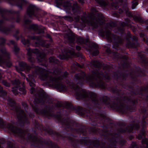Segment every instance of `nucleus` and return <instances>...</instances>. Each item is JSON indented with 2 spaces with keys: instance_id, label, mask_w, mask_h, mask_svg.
<instances>
[{
  "instance_id": "f257e3e1",
  "label": "nucleus",
  "mask_w": 148,
  "mask_h": 148,
  "mask_svg": "<svg viewBox=\"0 0 148 148\" xmlns=\"http://www.w3.org/2000/svg\"><path fill=\"white\" fill-rule=\"evenodd\" d=\"M73 88L75 92V97L77 99L84 100L88 104H90V102H91L94 105V109L97 112H95L92 110H88L89 113L86 114V116L92 121H98V125L106 130H104L91 128L90 130L92 132H97L101 135L104 136H106L108 134L107 129L111 127L113 124V121L106 115V112L105 110L106 107H107L110 110H115L122 114H127L129 112H135L138 104V98H136L133 99L131 96L129 97L126 96L125 92L119 89L116 84H114V86L109 87L110 90L118 97L116 100H119V97H120L123 101L126 100L129 102L130 105L122 103L120 102L117 103L114 101L111 103L110 102V99L106 95H103L101 97L99 98V99L101 102H100L97 99V95L95 92L92 91L87 92L84 89L80 90L79 87L78 86L74 85Z\"/></svg>"
},
{
  "instance_id": "f03ea898",
  "label": "nucleus",
  "mask_w": 148,
  "mask_h": 148,
  "mask_svg": "<svg viewBox=\"0 0 148 148\" xmlns=\"http://www.w3.org/2000/svg\"><path fill=\"white\" fill-rule=\"evenodd\" d=\"M90 64L93 67L97 69H94L91 71V75H89L87 77L84 72H82L83 77L81 74L77 73L74 75V78L78 81L77 84L82 87L84 85V82L89 84L90 87L93 88H99L102 90H106L107 88L108 84L101 78L99 75H103V73H100L99 71L101 69L102 64L99 61L92 60Z\"/></svg>"
},
{
  "instance_id": "7ed1b4c3",
  "label": "nucleus",
  "mask_w": 148,
  "mask_h": 148,
  "mask_svg": "<svg viewBox=\"0 0 148 148\" xmlns=\"http://www.w3.org/2000/svg\"><path fill=\"white\" fill-rule=\"evenodd\" d=\"M6 127L9 130L20 138L21 142L24 143L25 140L27 142L29 141L32 146L38 148H44V144L48 148H60L57 143L50 140L46 141L41 136L38 137L28 132H26L27 136L25 137L26 132L25 130L11 124H8Z\"/></svg>"
},
{
  "instance_id": "20e7f679",
  "label": "nucleus",
  "mask_w": 148,
  "mask_h": 148,
  "mask_svg": "<svg viewBox=\"0 0 148 148\" xmlns=\"http://www.w3.org/2000/svg\"><path fill=\"white\" fill-rule=\"evenodd\" d=\"M33 106V110L38 114L41 115L44 117L51 119L52 117L55 118L58 122L61 123L62 126L64 128L66 131L69 130L71 133L72 132H76L79 131V129H76L74 128L78 125V123L74 120L70 119L69 117L66 118H64L62 119V116L60 112H58L59 114H54L51 112L47 110L46 109H39L38 106Z\"/></svg>"
},
{
  "instance_id": "39448f33",
  "label": "nucleus",
  "mask_w": 148,
  "mask_h": 148,
  "mask_svg": "<svg viewBox=\"0 0 148 148\" xmlns=\"http://www.w3.org/2000/svg\"><path fill=\"white\" fill-rule=\"evenodd\" d=\"M46 71L44 68L39 66H36L34 73L39 75L41 80L46 81L48 84L51 83L53 86L60 92L67 90L66 86L62 82L63 78L65 79L67 77L68 75L67 71H65L62 74L56 78L52 76H49Z\"/></svg>"
},
{
  "instance_id": "423d86ee",
  "label": "nucleus",
  "mask_w": 148,
  "mask_h": 148,
  "mask_svg": "<svg viewBox=\"0 0 148 148\" xmlns=\"http://www.w3.org/2000/svg\"><path fill=\"white\" fill-rule=\"evenodd\" d=\"M8 92L4 90L3 87L0 85V97L3 99L6 100L8 102V104L12 108V110L19 113L17 115V119L18 120V124L21 127H24L25 125H29L30 122L28 118L25 116H24V119H23L24 111L23 110L16 106V103L14 99L8 96Z\"/></svg>"
},
{
  "instance_id": "0eeeda50",
  "label": "nucleus",
  "mask_w": 148,
  "mask_h": 148,
  "mask_svg": "<svg viewBox=\"0 0 148 148\" xmlns=\"http://www.w3.org/2000/svg\"><path fill=\"white\" fill-rule=\"evenodd\" d=\"M112 77H114L116 81L119 80L120 82L121 85L124 88H128L131 89L130 92H131L132 90L135 91L134 89V86L136 84V80L131 79L129 84L126 82L128 74L125 73L120 72L119 71H113L112 73Z\"/></svg>"
},
{
  "instance_id": "6e6552de",
  "label": "nucleus",
  "mask_w": 148,
  "mask_h": 148,
  "mask_svg": "<svg viewBox=\"0 0 148 148\" xmlns=\"http://www.w3.org/2000/svg\"><path fill=\"white\" fill-rule=\"evenodd\" d=\"M113 7L116 10H118V11H115L112 14L113 16L117 18L120 17L119 14H122L123 12L126 14V16L130 18L133 17L134 20L139 23H143L144 22L143 19L140 17L134 15L129 11V9L127 6H124L123 8H119V6L117 2L114 3L112 4Z\"/></svg>"
},
{
  "instance_id": "1a4fd4ad",
  "label": "nucleus",
  "mask_w": 148,
  "mask_h": 148,
  "mask_svg": "<svg viewBox=\"0 0 148 148\" xmlns=\"http://www.w3.org/2000/svg\"><path fill=\"white\" fill-rule=\"evenodd\" d=\"M55 3L57 7L60 8L61 6H62L66 10L67 13L71 15H72L71 11V8L74 14H78L79 13V7L77 4L72 6L70 2L68 1L63 2V0H55Z\"/></svg>"
},
{
  "instance_id": "9d476101",
  "label": "nucleus",
  "mask_w": 148,
  "mask_h": 148,
  "mask_svg": "<svg viewBox=\"0 0 148 148\" xmlns=\"http://www.w3.org/2000/svg\"><path fill=\"white\" fill-rule=\"evenodd\" d=\"M126 40L127 42L126 44V47L128 48L136 49L139 46L138 39L135 36H132L130 32H128L126 34Z\"/></svg>"
},
{
  "instance_id": "9b49d317",
  "label": "nucleus",
  "mask_w": 148,
  "mask_h": 148,
  "mask_svg": "<svg viewBox=\"0 0 148 148\" xmlns=\"http://www.w3.org/2000/svg\"><path fill=\"white\" fill-rule=\"evenodd\" d=\"M7 12L10 14H15L16 15V17H13V19L15 21L18 23L20 22V11L19 10H8L6 9L1 8H0V13L1 15L2 18L4 20L8 21V19L5 15V13Z\"/></svg>"
},
{
  "instance_id": "f8f14e48",
  "label": "nucleus",
  "mask_w": 148,
  "mask_h": 148,
  "mask_svg": "<svg viewBox=\"0 0 148 148\" xmlns=\"http://www.w3.org/2000/svg\"><path fill=\"white\" fill-rule=\"evenodd\" d=\"M49 63L54 66L53 68V72L56 75L60 76L62 73V70L58 66H60V61L54 56H50L49 58Z\"/></svg>"
},
{
  "instance_id": "ddd939ff",
  "label": "nucleus",
  "mask_w": 148,
  "mask_h": 148,
  "mask_svg": "<svg viewBox=\"0 0 148 148\" xmlns=\"http://www.w3.org/2000/svg\"><path fill=\"white\" fill-rule=\"evenodd\" d=\"M37 9V7L35 5L30 4L27 9V14L31 18H35L39 20H41L42 19V16L35 10Z\"/></svg>"
},
{
  "instance_id": "4468645a",
  "label": "nucleus",
  "mask_w": 148,
  "mask_h": 148,
  "mask_svg": "<svg viewBox=\"0 0 148 148\" xmlns=\"http://www.w3.org/2000/svg\"><path fill=\"white\" fill-rule=\"evenodd\" d=\"M130 127L123 128L121 127L119 129V132L123 134L126 133H131L133 132L134 130L136 131L138 130L140 128V125L139 123H134L130 124Z\"/></svg>"
},
{
  "instance_id": "2eb2a0df",
  "label": "nucleus",
  "mask_w": 148,
  "mask_h": 148,
  "mask_svg": "<svg viewBox=\"0 0 148 148\" xmlns=\"http://www.w3.org/2000/svg\"><path fill=\"white\" fill-rule=\"evenodd\" d=\"M139 89L138 88H137L136 91L132 90L131 93L133 95H138L140 96L144 97H145V100L148 102V88L145 86H141L139 91H137Z\"/></svg>"
},
{
  "instance_id": "dca6fc26",
  "label": "nucleus",
  "mask_w": 148,
  "mask_h": 148,
  "mask_svg": "<svg viewBox=\"0 0 148 148\" xmlns=\"http://www.w3.org/2000/svg\"><path fill=\"white\" fill-rule=\"evenodd\" d=\"M37 66H34V70L32 71V74H29L28 75V78H26V79L27 82H29V86L31 87L30 92L31 94H33L35 92V89L34 87L35 86V81L34 79V75H37L34 73V71L35 69V67ZM39 77V75H38Z\"/></svg>"
},
{
  "instance_id": "f3484780",
  "label": "nucleus",
  "mask_w": 148,
  "mask_h": 148,
  "mask_svg": "<svg viewBox=\"0 0 148 148\" xmlns=\"http://www.w3.org/2000/svg\"><path fill=\"white\" fill-rule=\"evenodd\" d=\"M11 5L17 7L21 10L26 5L28 2L26 0H5Z\"/></svg>"
},
{
  "instance_id": "a211bd4d",
  "label": "nucleus",
  "mask_w": 148,
  "mask_h": 148,
  "mask_svg": "<svg viewBox=\"0 0 148 148\" xmlns=\"http://www.w3.org/2000/svg\"><path fill=\"white\" fill-rule=\"evenodd\" d=\"M135 68L136 70V74L134 73V75L132 72L130 73L131 79L135 80L136 77H142L145 76V74L141 67L138 66H135Z\"/></svg>"
},
{
  "instance_id": "6ab92c4d",
  "label": "nucleus",
  "mask_w": 148,
  "mask_h": 148,
  "mask_svg": "<svg viewBox=\"0 0 148 148\" xmlns=\"http://www.w3.org/2000/svg\"><path fill=\"white\" fill-rule=\"evenodd\" d=\"M38 55V61L41 62V65L45 66L46 69H49L51 66H50L47 60L45 58L43 53H41L39 50V52L38 53H35Z\"/></svg>"
},
{
  "instance_id": "aec40b11",
  "label": "nucleus",
  "mask_w": 148,
  "mask_h": 148,
  "mask_svg": "<svg viewBox=\"0 0 148 148\" xmlns=\"http://www.w3.org/2000/svg\"><path fill=\"white\" fill-rule=\"evenodd\" d=\"M27 55L28 56L27 59L31 63L35 62L34 58L32 56V53H38L39 52V50L37 48L32 49L30 48L27 49Z\"/></svg>"
},
{
  "instance_id": "412c9836",
  "label": "nucleus",
  "mask_w": 148,
  "mask_h": 148,
  "mask_svg": "<svg viewBox=\"0 0 148 148\" xmlns=\"http://www.w3.org/2000/svg\"><path fill=\"white\" fill-rule=\"evenodd\" d=\"M12 84L18 87V90L21 92L22 94L25 95L26 93V91L24 84L21 85V82L18 79H15L12 82Z\"/></svg>"
},
{
  "instance_id": "4be33fe9",
  "label": "nucleus",
  "mask_w": 148,
  "mask_h": 148,
  "mask_svg": "<svg viewBox=\"0 0 148 148\" xmlns=\"http://www.w3.org/2000/svg\"><path fill=\"white\" fill-rule=\"evenodd\" d=\"M28 28L29 29L32 30L35 33L38 34H43L45 33L44 29L42 28L38 24H33L30 25Z\"/></svg>"
},
{
  "instance_id": "5701e85b",
  "label": "nucleus",
  "mask_w": 148,
  "mask_h": 148,
  "mask_svg": "<svg viewBox=\"0 0 148 148\" xmlns=\"http://www.w3.org/2000/svg\"><path fill=\"white\" fill-rule=\"evenodd\" d=\"M138 58L144 67L146 69H148V59L145 57V55L143 53L139 52Z\"/></svg>"
},
{
  "instance_id": "b1692460",
  "label": "nucleus",
  "mask_w": 148,
  "mask_h": 148,
  "mask_svg": "<svg viewBox=\"0 0 148 148\" xmlns=\"http://www.w3.org/2000/svg\"><path fill=\"white\" fill-rule=\"evenodd\" d=\"M106 39L110 42H112V40L115 41H117L120 39L119 36L114 34H112L111 31L108 30L106 31Z\"/></svg>"
},
{
  "instance_id": "393cba45",
  "label": "nucleus",
  "mask_w": 148,
  "mask_h": 148,
  "mask_svg": "<svg viewBox=\"0 0 148 148\" xmlns=\"http://www.w3.org/2000/svg\"><path fill=\"white\" fill-rule=\"evenodd\" d=\"M30 38L32 40H36L34 43V45L36 47H40L43 46L44 45V41L41 40L40 36H31Z\"/></svg>"
},
{
  "instance_id": "a878e982",
  "label": "nucleus",
  "mask_w": 148,
  "mask_h": 148,
  "mask_svg": "<svg viewBox=\"0 0 148 148\" xmlns=\"http://www.w3.org/2000/svg\"><path fill=\"white\" fill-rule=\"evenodd\" d=\"M139 106L140 107L141 113L143 114V115L142 116L141 120H146L147 116L145 115V114L147 113V109L148 108V104H146L145 102H143V105H139Z\"/></svg>"
},
{
  "instance_id": "bb28decb",
  "label": "nucleus",
  "mask_w": 148,
  "mask_h": 148,
  "mask_svg": "<svg viewBox=\"0 0 148 148\" xmlns=\"http://www.w3.org/2000/svg\"><path fill=\"white\" fill-rule=\"evenodd\" d=\"M62 18L65 20H66L71 22L75 21L76 22H78L80 20V17L78 15H77L74 17L72 15L70 16H62Z\"/></svg>"
},
{
  "instance_id": "cd10ccee",
  "label": "nucleus",
  "mask_w": 148,
  "mask_h": 148,
  "mask_svg": "<svg viewBox=\"0 0 148 148\" xmlns=\"http://www.w3.org/2000/svg\"><path fill=\"white\" fill-rule=\"evenodd\" d=\"M5 65L8 68H10L12 66V62L9 60L5 59L3 56H0V65Z\"/></svg>"
},
{
  "instance_id": "c85d7f7f",
  "label": "nucleus",
  "mask_w": 148,
  "mask_h": 148,
  "mask_svg": "<svg viewBox=\"0 0 148 148\" xmlns=\"http://www.w3.org/2000/svg\"><path fill=\"white\" fill-rule=\"evenodd\" d=\"M13 37H15L17 40H19L20 38H21V42L24 45L29 46L30 44L29 40L28 39H25L22 35H21L20 36H13Z\"/></svg>"
},
{
  "instance_id": "c756f323",
  "label": "nucleus",
  "mask_w": 148,
  "mask_h": 148,
  "mask_svg": "<svg viewBox=\"0 0 148 148\" xmlns=\"http://www.w3.org/2000/svg\"><path fill=\"white\" fill-rule=\"evenodd\" d=\"M92 11L93 12H96L97 16L98 17L97 18L95 16H93L92 19L96 21H97L98 20L100 22H102V20L104 18L103 15L101 13H99L98 11L95 8H92Z\"/></svg>"
},
{
  "instance_id": "7c9ffc66",
  "label": "nucleus",
  "mask_w": 148,
  "mask_h": 148,
  "mask_svg": "<svg viewBox=\"0 0 148 148\" xmlns=\"http://www.w3.org/2000/svg\"><path fill=\"white\" fill-rule=\"evenodd\" d=\"M19 66L23 70L29 71L31 68V67L28 65L26 62L22 61L19 63Z\"/></svg>"
},
{
  "instance_id": "2f4dec72",
  "label": "nucleus",
  "mask_w": 148,
  "mask_h": 148,
  "mask_svg": "<svg viewBox=\"0 0 148 148\" xmlns=\"http://www.w3.org/2000/svg\"><path fill=\"white\" fill-rule=\"evenodd\" d=\"M29 117H30L31 119H32L33 124H34L35 127L36 128L38 129L40 128V124L38 121L37 120L34 119L35 116L34 114L30 112L29 114Z\"/></svg>"
},
{
  "instance_id": "473e14b6",
  "label": "nucleus",
  "mask_w": 148,
  "mask_h": 148,
  "mask_svg": "<svg viewBox=\"0 0 148 148\" xmlns=\"http://www.w3.org/2000/svg\"><path fill=\"white\" fill-rule=\"evenodd\" d=\"M11 29L6 27H3L0 23V32L6 35L8 34L10 32Z\"/></svg>"
},
{
  "instance_id": "72a5a7b5",
  "label": "nucleus",
  "mask_w": 148,
  "mask_h": 148,
  "mask_svg": "<svg viewBox=\"0 0 148 148\" xmlns=\"http://www.w3.org/2000/svg\"><path fill=\"white\" fill-rule=\"evenodd\" d=\"M73 33L72 34H69L68 35L67 39L69 43L71 44H74L75 37Z\"/></svg>"
},
{
  "instance_id": "f704fd0d",
  "label": "nucleus",
  "mask_w": 148,
  "mask_h": 148,
  "mask_svg": "<svg viewBox=\"0 0 148 148\" xmlns=\"http://www.w3.org/2000/svg\"><path fill=\"white\" fill-rule=\"evenodd\" d=\"M58 57L61 60H68L71 58V56L67 53L65 54L62 53L59 55Z\"/></svg>"
},
{
  "instance_id": "c9c22d12",
  "label": "nucleus",
  "mask_w": 148,
  "mask_h": 148,
  "mask_svg": "<svg viewBox=\"0 0 148 148\" xmlns=\"http://www.w3.org/2000/svg\"><path fill=\"white\" fill-rule=\"evenodd\" d=\"M34 100L35 101H36V103L38 104L41 103L42 105H43L45 104V101L42 95L39 96L38 98H35Z\"/></svg>"
},
{
  "instance_id": "e433bc0d",
  "label": "nucleus",
  "mask_w": 148,
  "mask_h": 148,
  "mask_svg": "<svg viewBox=\"0 0 148 148\" xmlns=\"http://www.w3.org/2000/svg\"><path fill=\"white\" fill-rule=\"evenodd\" d=\"M139 35L140 37L142 38L143 40L148 45V39L146 34L143 32H140ZM147 49L148 51V48Z\"/></svg>"
},
{
  "instance_id": "4c0bfd02",
  "label": "nucleus",
  "mask_w": 148,
  "mask_h": 148,
  "mask_svg": "<svg viewBox=\"0 0 148 148\" xmlns=\"http://www.w3.org/2000/svg\"><path fill=\"white\" fill-rule=\"evenodd\" d=\"M95 1L101 7H105L108 5L107 2L104 0H95Z\"/></svg>"
},
{
  "instance_id": "58836bf2",
  "label": "nucleus",
  "mask_w": 148,
  "mask_h": 148,
  "mask_svg": "<svg viewBox=\"0 0 148 148\" xmlns=\"http://www.w3.org/2000/svg\"><path fill=\"white\" fill-rule=\"evenodd\" d=\"M92 46L95 48V50L92 52V54L94 56H97L99 53V51L97 49L98 46L96 44L93 43L92 44Z\"/></svg>"
},
{
  "instance_id": "ea45409f",
  "label": "nucleus",
  "mask_w": 148,
  "mask_h": 148,
  "mask_svg": "<svg viewBox=\"0 0 148 148\" xmlns=\"http://www.w3.org/2000/svg\"><path fill=\"white\" fill-rule=\"evenodd\" d=\"M124 32L125 29L123 27H118L114 30V32L116 34L119 33L121 34H123Z\"/></svg>"
},
{
  "instance_id": "a19ab883",
  "label": "nucleus",
  "mask_w": 148,
  "mask_h": 148,
  "mask_svg": "<svg viewBox=\"0 0 148 148\" xmlns=\"http://www.w3.org/2000/svg\"><path fill=\"white\" fill-rule=\"evenodd\" d=\"M20 50L19 47L16 45H14L13 49V51L14 54L16 55H17L19 53Z\"/></svg>"
},
{
  "instance_id": "79ce46f5",
  "label": "nucleus",
  "mask_w": 148,
  "mask_h": 148,
  "mask_svg": "<svg viewBox=\"0 0 148 148\" xmlns=\"http://www.w3.org/2000/svg\"><path fill=\"white\" fill-rule=\"evenodd\" d=\"M13 143L11 142L8 141L7 143V148H20L19 147H16L15 145ZM22 148H25V147H23Z\"/></svg>"
},
{
  "instance_id": "37998d69",
  "label": "nucleus",
  "mask_w": 148,
  "mask_h": 148,
  "mask_svg": "<svg viewBox=\"0 0 148 148\" xmlns=\"http://www.w3.org/2000/svg\"><path fill=\"white\" fill-rule=\"evenodd\" d=\"M132 8L134 9L138 4V0H132Z\"/></svg>"
},
{
  "instance_id": "c03bdc74",
  "label": "nucleus",
  "mask_w": 148,
  "mask_h": 148,
  "mask_svg": "<svg viewBox=\"0 0 148 148\" xmlns=\"http://www.w3.org/2000/svg\"><path fill=\"white\" fill-rule=\"evenodd\" d=\"M18 87H14L12 88V91L15 95H18L19 92L18 91Z\"/></svg>"
},
{
  "instance_id": "a18cd8bd",
  "label": "nucleus",
  "mask_w": 148,
  "mask_h": 148,
  "mask_svg": "<svg viewBox=\"0 0 148 148\" xmlns=\"http://www.w3.org/2000/svg\"><path fill=\"white\" fill-rule=\"evenodd\" d=\"M77 41L80 44H84L86 40L82 37L79 36L76 38Z\"/></svg>"
},
{
  "instance_id": "49530a36",
  "label": "nucleus",
  "mask_w": 148,
  "mask_h": 148,
  "mask_svg": "<svg viewBox=\"0 0 148 148\" xmlns=\"http://www.w3.org/2000/svg\"><path fill=\"white\" fill-rule=\"evenodd\" d=\"M106 51L109 54H112L114 56L116 55L117 53L116 52H114L109 49H107L106 50Z\"/></svg>"
},
{
  "instance_id": "de8ad7c7",
  "label": "nucleus",
  "mask_w": 148,
  "mask_h": 148,
  "mask_svg": "<svg viewBox=\"0 0 148 148\" xmlns=\"http://www.w3.org/2000/svg\"><path fill=\"white\" fill-rule=\"evenodd\" d=\"M122 59L124 60L122 63V66L123 67H124L127 64V63H126L125 62L127 60V57L126 56H124L122 57Z\"/></svg>"
},
{
  "instance_id": "09e8293b",
  "label": "nucleus",
  "mask_w": 148,
  "mask_h": 148,
  "mask_svg": "<svg viewBox=\"0 0 148 148\" xmlns=\"http://www.w3.org/2000/svg\"><path fill=\"white\" fill-rule=\"evenodd\" d=\"M127 142L126 140L124 139H122L120 140L118 143L119 145L121 147L124 146Z\"/></svg>"
},
{
  "instance_id": "8fccbe9b",
  "label": "nucleus",
  "mask_w": 148,
  "mask_h": 148,
  "mask_svg": "<svg viewBox=\"0 0 148 148\" xmlns=\"http://www.w3.org/2000/svg\"><path fill=\"white\" fill-rule=\"evenodd\" d=\"M130 148H139V147L136 142L132 141L131 144Z\"/></svg>"
},
{
  "instance_id": "3c124183",
  "label": "nucleus",
  "mask_w": 148,
  "mask_h": 148,
  "mask_svg": "<svg viewBox=\"0 0 148 148\" xmlns=\"http://www.w3.org/2000/svg\"><path fill=\"white\" fill-rule=\"evenodd\" d=\"M0 40H1V41L0 42V46L4 45L6 42V39L5 38L3 37H0Z\"/></svg>"
},
{
  "instance_id": "603ef678",
  "label": "nucleus",
  "mask_w": 148,
  "mask_h": 148,
  "mask_svg": "<svg viewBox=\"0 0 148 148\" xmlns=\"http://www.w3.org/2000/svg\"><path fill=\"white\" fill-rule=\"evenodd\" d=\"M1 83L3 85L6 87H9L10 86V84L5 80H2Z\"/></svg>"
},
{
  "instance_id": "864d4df0",
  "label": "nucleus",
  "mask_w": 148,
  "mask_h": 148,
  "mask_svg": "<svg viewBox=\"0 0 148 148\" xmlns=\"http://www.w3.org/2000/svg\"><path fill=\"white\" fill-rule=\"evenodd\" d=\"M119 47V44L117 41H114L112 44V47L114 49H117Z\"/></svg>"
},
{
  "instance_id": "5fc2aeb1",
  "label": "nucleus",
  "mask_w": 148,
  "mask_h": 148,
  "mask_svg": "<svg viewBox=\"0 0 148 148\" xmlns=\"http://www.w3.org/2000/svg\"><path fill=\"white\" fill-rule=\"evenodd\" d=\"M141 141L142 144H146L147 145L148 144V139L144 137L142 138Z\"/></svg>"
},
{
  "instance_id": "6e6d98bb",
  "label": "nucleus",
  "mask_w": 148,
  "mask_h": 148,
  "mask_svg": "<svg viewBox=\"0 0 148 148\" xmlns=\"http://www.w3.org/2000/svg\"><path fill=\"white\" fill-rule=\"evenodd\" d=\"M72 66L74 68H75L76 67H81V66L80 64L77 62H73L72 63Z\"/></svg>"
},
{
  "instance_id": "4d7b16f0",
  "label": "nucleus",
  "mask_w": 148,
  "mask_h": 148,
  "mask_svg": "<svg viewBox=\"0 0 148 148\" xmlns=\"http://www.w3.org/2000/svg\"><path fill=\"white\" fill-rule=\"evenodd\" d=\"M1 52L4 55H7L8 53L5 47L1 48L0 50Z\"/></svg>"
},
{
  "instance_id": "13d9d810",
  "label": "nucleus",
  "mask_w": 148,
  "mask_h": 148,
  "mask_svg": "<svg viewBox=\"0 0 148 148\" xmlns=\"http://www.w3.org/2000/svg\"><path fill=\"white\" fill-rule=\"evenodd\" d=\"M32 21L29 19H24L23 22V23L25 25H27L31 23Z\"/></svg>"
},
{
  "instance_id": "bf43d9fd",
  "label": "nucleus",
  "mask_w": 148,
  "mask_h": 148,
  "mask_svg": "<svg viewBox=\"0 0 148 148\" xmlns=\"http://www.w3.org/2000/svg\"><path fill=\"white\" fill-rule=\"evenodd\" d=\"M15 69L18 72L21 73L22 71H24L22 68L20 66L19 67L16 66L15 67Z\"/></svg>"
},
{
  "instance_id": "052dcab7",
  "label": "nucleus",
  "mask_w": 148,
  "mask_h": 148,
  "mask_svg": "<svg viewBox=\"0 0 148 148\" xmlns=\"http://www.w3.org/2000/svg\"><path fill=\"white\" fill-rule=\"evenodd\" d=\"M5 127V125L3 120L1 119L0 118V127L1 128L3 129Z\"/></svg>"
},
{
  "instance_id": "680f3d73",
  "label": "nucleus",
  "mask_w": 148,
  "mask_h": 148,
  "mask_svg": "<svg viewBox=\"0 0 148 148\" xmlns=\"http://www.w3.org/2000/svg\"><path fill=\"white\" fill-rule=\"evenodd\" d=\"M89 23L91 26L96 27H97L98 26L97 23L94 22L93 21H92L91 22H89Z\"/></svg>"
},
{
  "instance_id": "e2e57ef3",
  "label": "nucleus",
  "mask_w": 148,
  "mask_h": 148,
  "mask_svg": "<svg viewBox=\"0 0 148 148\" xmlns=\"http://www.w3.org/2000/svg\"><path fill=\"white\" fill-rule=\"evenodd\" d=\"M141 126L147 127V122L146 120H141Z\"/></svg>"
},
{
  "instance_id": "0e129e2a",
  "label": "nucleus",
  "mask_w": 148,
  "mask_h": 148,
  "mask_svg": "<svg viewBox=\"0 0 148 148\" xmlns=\"http://www.w3.org/2000/svg\"><path fill=\"white\" fill-rule=\"evenodd\" d=\"M109 25L110 26H112V25H113L115 27L117 25V23L115 21H112L109 23Z\"/></svg>"
},
{
  "instance_id": "69168bd1",
  "label": "nucleus",
  "mask_w": 148,
  "mask_h": 148,
  "mask_svg": "<svg viewBox=\"0 0 148 148\" xmlns=\"http://www.w3.org/2000/svg\"><path fill=\"white\" fill-rule=\"evenodd\" d=\"M117 135V134L115 133L114 134H112L111 135L112 137L111 138L109 139V142H110L112 141H113L114 140H116V139L114 138L115 137V135Z\"/></svg>"
},
{
  "instance_id": "338daca9",
  "label": "nucleus",
  "mask_w": 148,
  "mask_h": 148,
  "mask_svg": "<svg viewBox=\"0 0 148 148\" xmlns=\"http://www.w3.org/2000/svg\"><path fill=\"white\" fill-rule=\"evenodd\" d=\"M98 32L99 35L101 36H104L105 35V33L103 30H99Z\"/></svg>"
},
{
  "instance_id": "774afa93",
  "label": "nucleus",
  "mask_w": 148,
  "mask_h": 148,
  "mask_svg": "<svg viewBox=\"0 0 148 148\" xmlns=\"http://www.w3.org/2000/svg\"><path fill=\"white\" fill-rule=\"evenodd\" d=\"M61 25L63 31H66L68 28V26L66 24H63Z\"/></svg>"
}]
</instances>
